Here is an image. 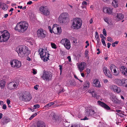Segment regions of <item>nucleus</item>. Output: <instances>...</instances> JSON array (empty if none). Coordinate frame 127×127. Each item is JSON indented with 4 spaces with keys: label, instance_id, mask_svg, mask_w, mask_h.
<instances>
[{
    "label": "nucleus",
    "instance_id": "5fc2aeb1",
    "mask_svg": "<svg viewBox=\"0 0 127 127\" xmlns=\"http://www.w3.org/2000/svg\"><path fill=\"white\" fill-rule=\"evenodd\" d=\"M89 119L87 117L85 116L84 118L83 119H81V120H88Z\"/></svg>",
    "mask_w": 127,
    "mask_h": 127
},
{
    "label": "nucleus",
    "instance_id": "9b49d317",
    "mask_svg": "<svg viewBox=\"0 0 127 127\" xmlns=\"http://www.w3.org/2000/svg\"><path fill=\"white\" fill-rule=\"evenodd\" d=\"M110 68L111 72L114 75L116 76L119 75L120 72L119 69L115 65L111 64L110 66Z\"/></svg>",
    "mask_w": 127,
    "mask_h": 127
},
{
    "label": "nucleus",
    "instance_id": "58836bf2",
    "mask_svg": "<svg viewBox=\"0 0 127 127\" xmlns=\"http://www.w3.org/2000/svg\"><path fill=\"white\" fill-rule=\"evenodd\" d=\"M51 46L54 49H56L57 48L56 45L54 43H51Z\"/></svg>",
    "mask_w": 127,
    "mask_h": 127
},
{
    "label": "nucleus",
    "instance_id": "a18cd8bd",
    "mask_svg": "<svg viewBox=\"0 0 127 127\" xmlns=\"http://www.w3.org/2000/svg\"><path fill=\"white\" fill-rule=\"evenodd\" d=\"M37 115V114L36 113H35L34 114L32 115L30 118L29 119L30 120H32L33 118H34L35 116H36Z\"/></svg>",
    "mask_w": 127,
    "mask_h": 127
},
{
    "label": "nucleus",
    "instance_id": "473e14b6",
    "mask_svg": "<svg viewBox=\"0 0 127 127\" xmlns=\"http://www.w3.org/2000/svg\"><path fill=\"white\" fill-rule=\"evenodd\" d=\"M117 86L114 84L111 85L109 86V88L112 91L114 92L115 88H116Z\"/></svg>",
    "mask_w": 127,
    "mask_h": 127
},
{
    "label": "nucleus",
    "instance_id": "412c9836",
    "mask_svg": "<svg viewBox=\"0 0 127 127\" xmlns=\"http://www.w3.org/2000/svg\"><path fill=\"white\" fill-rule=\"evenodd\" d=\"M115 19L117 21L123 20L124 17V15L121 13H118L114 15Z\"/></svg>",
    "mask_w": 127,
    "mask_h": 127
},
{
    "label": "nucleus",
    "instance_id": "3c124183",
    "mask_svg": "<svg viewBox=\"0 0 127 127\" xmlns=\"http://www.w3.org/2000/svg\"><path fill=\"white\" fill-rule=\"evenodd\" d=\"M59 66L60 67V74H61L62 73V66L61 65H59Z\"/></svg>",
    "mask_w": 127,
    "mask_h": 127
},
{
    "label": "nucleus",
    "instance_id": "f257e3e1",
    "mask_svg": "<svg viewBox=\"0 0 127 127\" xmlns=\"http://www.w3.org/2000/svg\"><path fill=\"white\" fill-rule=\"evenodd\" d=\"M19 56L23 57L28 55L30 53V51L28 47L25 45H21L17 47L16 49Z\"/></svg>",
    "mask_w": 127,
    "mask_h": 127
},
{
    "label": "nucleus",
    "instance_id": "c03bdc74",
    "mask_svg": "<svg viewBox=\"0 0 127 127\" xmlns=\"http://www.w3.org/2000/svg\"><path fill=\"white\" fill-rule=\"evenodd\" d=\"M107 40L111 42H112L113 41L112 38L110 37H108Z\"/></svg>",
    "mask_w": 127,
    "mask_h": 127
},
{
    "label": "nucleus",
    "instance_id": "2f4dec72",
    "mask_svg": "<svg viewBox=\"0 0 127 127\" xmlns=\"http://www.w3.org/2000/svg\"><path fill=\"white\" fill-rule=\"evenodd\" d=\"M122 86L127 87V79H123Z\"/></svg>",
    "mask_w": 127,
    "mask_h": 127
},
{
    "label": "nucleus",
    "instance_id": "052dcab7",
    "mask_svg": "<svg viewBox=\"0 0 127 127\" xmlns=\"http://www.w3.org/2000/svg\"><path fill=\"white\" fill-rule=\"evenodd\" d=\"M6 102L8 105H9L10 103V101L9 100L7 99Z\"/></svg>",
    "mask_w": 127,
    "mask_h": 127
},
{
    "label": "nucleus",
    "instance_id": "c85d7f7f",
    "mask_svg": "<svg viewBox=\"0 0 127 127\" xmlns=\"http://www.w3.org/2000/svg\"><path fill=\"white\" fill-rule=\"evenodd\" d=\"M26 41L27 42L30 43L31 45H32L34 43V40L33 39L30 37H28L27 38Z\"/></svg>",
    "mask_w": 127,
    "mask_h": 127
},
{
    "label": "nucleus",
    "instance_id": "a19ab883",
    "mask_svg": "<svg viewBox=\"0 0 127 127\" xmlns=\"http://www.w3.org/2000/svg\"><path fill=\"white\" fill-rule=\"evenodd\" d=\"M40 107L39 105L38 104L35 105L33 106V109H35L39 108Z\"/></svg>",
    "mask_w": 127,
    "mask_h": 127
},
{
    "label": "nucleus",
    "instance_id": "4468645a",
    "mask_svg": "<svg viewBox=\"0 0 127 127\" xmlns=\"http://www.w3.org/2000/svg\"><path fill=\"white\" fill-rule=\"evenodd\" d=\"M52 77L51 74L47 72H44L41 77L43 80L48 81L51 80Z\"/></svg>",
    "mask_w": 127,
    "mask_h": 127
},
{
    "label": "nucleus",
    "instance_id": "f8f14e48",
    "mask_svg": "<svg viewBox=\"0 0 127 127\" xmlns=\"http://www.w3.org/2000/svg\"><path fill=\"white\" fill-rule=\"evenodd\" d=\"M61 43L63 45L65 48L67 50H69L71 48V44L69 40L66 38L62 39Z\"/></svg>",
    "mask_w": 127,
    "mask_h": 127
},
{
    "label": "nucleus",
    "instance_id": "1a4fd4ad",
    "mask_svg": "<svg viewBox=\"0 0 127 127\" xmlns=\"http://www.w3.org/2000/svg\"><path fill=\"white\" fill-rule=\"evenodd\" d=\"M36 33L37 37L41 39H44L46 37L47 34V32L41 28L38 29L36 31Z\"/></svg>",
    "mask_w": 127,
    "mask_h": 127
},
{
    "label": "nucleus",
    "instance_id": "7c9ffc66",
    "mask_svg": "<svg viewBox=\"0 0 127 127\" xmlns=\"http://www.w3.org/2000/svg\"><path fill=\"white\" fill-rule=\"evenodd\" d=\"M1 6L2 9L5 11L8 8L7 5L5 3L1 4Z\"/></svg>",
    "mask_w": 127,
    "mask_h": 127
},
{
    "label": "nucleus",
    "instance_id": "bf43d9fd",
    "mask_svg": "<svg viewBox=\"0 0 127 127\" xmlns=\"http://www.w3.org/2000/svg\"><path fill=\"white\" fill-rule=\"evenodd\" d=\"M67 58L68 59V60L70 62H71V58L70 56H68Z\"/></svg>",
    "mask_w": 127,
    "mask_h": 127
},
{
    "label": "nucleus",
    "instance_id": "8fccbe9b",
    "mask_svg": "<svg viewBox=\"0 0 127 127\" xmlns=\"http://www.w3.org/2000/svg\"><path fill=\"white\" fill-rule=\"evenodd\" d=\"M101 41L103 45L105 46H106V45L104 40L103 38H102L101 40Z\"/></svg>",
    "mask_w": 127,
    "mask_h": 127
},
{
    "label": "nucleus",
    "instance_id": "49530a36",
    "mask_svg": "<svg viewBox=\"0 0 127 127\" xmlns=\"http://www.w3.org/2000/svg\"><path fill=\"white\" fill-rule=\"evenodd\" d=\"M103 33L105 36H106L107 35L105 29H104L103 30Z\"/></svg>",
    "mask_w": 127,
    "mask_h": 127
},
{
    "label": "nucleus",
    "instance_id": "ddd939ff",
    "mask_svg": "<svg viewBox=\"0 0 127 127\" xmlns=\"http://www.w3.org/2000/svg\"><path fill=\"white\" fill-rule=\"evenodd\" d=\"M40 13L45 16H48L50 14V12L47 7L45 6H41L39 8Z\"/></svg>",
    "mask_w": 127,
    "mask_h": 127
},
{
    "label": "nucleus",
    "instance_id": "de8ad7c7",
    "mask_svg": "<svg viewBox=\"0 0 127 127\" xmlns=\"http://www.w3.org/2000/svg\"><path fill=\"white\" fill-rule=\"evenodd\" d=\"M68 127H80V126L78 125H72L70 127L69 126Z\"/></svg>",
    "mask_w": 127,
    "mask_h": 127
},
{
    "label": "nucleus",
    "instance_id": "37998d69",
    "mask_svg": "<svg viewBox=\"0 0 127 127\" xmlns=\"http://www.w3.org/2000/svg\"><path fill=\"white\" fill-rule=\"evenodd\" d=\"M98 127H107V126L105 124H99Z\"/></svg>",
    "mask_w": 127,
    "mask_h": 127
},
{
    "label": "nucleus",
    "instance_id": "f03ea898",
    "mask_svg": "<svg viewBox=\"0 0 127 127\" xmlns=\"http://www.w3.org/2000/svg\"><path fill=\"white\" fill-rule=\"evenodd\" d=\"M38 52L39 55L40 56L41 59L44 62H47L49 60V54L47 50V48L44 47L43 48H40L38 50Z\"/></svg>",
    "mask_w": 127,
    "mask_h": 127
},
{
    "label": "nucleus",
    "instance_id": "5701e85b",
    "mask_svg": "<svg viewBox=\"0 0 127 127\" xmlns=\"http://www.w3.org/2000/svg\"><path fill=\"white\" fill-rule=\"evenodd\" d=\"M97 103L99 105L104 108L106 109L109 110L110 109V107L108 105L100 101H97Z\"/></svg>",
    "mask_w": 127,
    "mask_h": 127
},
{
    "label": "nucleus",
    "instance_id": "603ef678",
    "mask_svg": "<svg viewBox=\"0 0 127 127\" xmlns=\"http://www.w3.org/2000/svg\"><path fill=\"white\" fill-rule=\"evenodd\" d=\"M95 92V91L94 90H89L88 91V92L89 93H91L92 94V95L93 94V93H94Z\"/></svg>",
    "mask_w": 127,
    "mask_h": 127
},
{
    "label": "nucleus",
    "instance_id": "39448f33",
    "mask_svg": "<svg viewBox=\"0 0 127 127\" xmlns=\"http://www.w3.org/2000/svg\"><path fill=\"white\" fill-rule=\"evenodd\" d=\"M82 25V21L80 18H76L73 19L72 26L73 29L77 30L80 29Z\"/></svg>",
    "mask_w": 127,
    "mask_h": 127
},
{
    "label": "nucleus",
    "instance_id": "72a5a7b5",
    "mask_svg": "<svg viewBox=\"0 0 127 127\" xmlns=\"http://www.w3.org/2000/svg\"><path fill=\"white\" fill-rule=\"evenodd\" d=\"M54 104V103L53 102H51L49 103L45 106L43 108L44 109H47L49 107L51 106L52 105Z\"/></svg>",
    "mask_w": 127,
    "mask_h": 127
},
{
    "label": "nucleus",
    "instance_id": "dca6fc26",
    "mask_svg": "<svg viewBox=\"0 0 127 127\" xmlns=\"http://www.w3.org/2000/svg\"><path fill=\"white\" fill-rule=\"evenodd\" d=\"M18 83L16 82H10L8 84L7 88L11 90H15L18 87Z\"/></svg>",
    "mask_w": 127,
    "mask_h": 127
},
{
    "label": "nucleus",
    "instance_id": "20e7f679",
    "mask_svg": "<svg viewBox=\"0 0 127 127\" xmlns=\"http://www.w3.org/2000/svg\"><path fill=\"white\" fill-rule=\"evenodd\" d=\"M86 111L87 112V113L89 114V116H92L95 117H99L97 113V109L95 107L91 106L89 107L86 109Z\"/></svg>",
    "mask_w": 127,
    "mask_h": 127
},
{
    "label": "nucleus",
    "instance_id": "f704fd0d",
    "mask_svg": "<svg viewBox=\"0 0 127 127\" xmlns=\"http://www.w3.org/2000/svg\"><path fill=\"white\" fill-rule=\"evenodd\" d=\"M5 85V82L4 81H0V87L1 89L3 88Z\"/></svg>",
    "mask_w": 127,
    "mask_h": 127
},
{
    "label": "nucleus",
    "instance_id": "393cba45",
    "mask_svg": "<svg viewBox=\"0 0 127 127\" xmlns=\"http://www.w3.org/2000/svg\"><path fill=\"white\" fill-rule=\"evenodd\" d=\"M51 116H52V119H53L55 120L57 122H59L60 121V118L57 115H56L54 112H51Z\"/></svg>",
    "mask_w": 127,
    "mask_h": 127
},
{
    "label": "nucleus",
    "instance_id": "13d9d810",
    "mask_svg": "<svg viewBox=\"0 0 127 127\" xmlns=\"http://www.w3.org/2000/svg\"><path fill=\"white\" fill-rule=\"evenodd\" d=\"M38 85H36L34 87V88L36 90H37L38 89Z\"/></svg>",
    "mask_w": 127,
    "mask_h": 127
},
{
    "label": "nucleus",
    "instance_id": "cd10ccee",
    "mask_svg": "<svg viewBox=\"0 0 127 127\" xmlns=\"http://www.w3.org/2000/svg\"><path fill=\"white\" fill-rule=\"evenodd\" d=\"M10 120L9 118L6 117L2 120V122L4 124H6L10 121Z\"/></svg>",
    "mask_w": 127,
    "mask_h": 127
},
{
    "label": "nucleus",
    "instance_id": "6ab92c4d",
    "mask_svg": "<svg viewBox=\"0 0 127 127\" xmlns=\"http://www.w3.org/2000/svg\"><path fill=\"white\" fill-rule=\"evenodd\" d=\"M103 70L104 74L106 76H107L109 78H112V74L106 67L105 66L103 68Z\"/></svg>",
    "mask_w": 127,
    "mask_h": 127
},
{
    "label": "nucleus",
    "instance_id": "c9c22d12",
    "mask_svg": "<svg viewBox=\"0 0 127 127\" xmlns=\"http://www.w3.org/2000/svg\"><path fill=\"white\" fill-rule=\"evenodd\" d=\"M121 91L120 88L117 86L116 88H115L114 92L117 93H119L121 92Z\"/></svg>",
    "mask_w": 127,
    "mask_h": 127
},
{
    "label": "nucleus",
    "instance_id": "e433bc0d",
    "mask_svg": "<svg viewBox=\"0 0 127 127\" xmlns=\"http://www.w3.org/2000/svg\"><path fill=\"white\" fill-rule=\"evenodd\" d=\"M45 124L43 122H40L37 125V127H45Z\"/></svg>",
    "mask_w": 127,
    "mask_h": 127
},
{
    "label": "nucleus",
    "instance_id": "0e129e2a",
    "mask_svg": "<svg viewBox=\"0 0 127 127\" xmlns=\"http://www.w3.org/2000/svg\"><path fill=\"white\" fill-rule=\"evenodd\" d=\"M107 47L108 48H109L111 45V44L110 43L108 42L107 43Z\"/></svg>",
    "mask_w": 127,
    "mask_h": 127
},
{
    "label": "nucleus",
    "instance_id": "4c0bfd02",
    "mask_svg": "<svg viewBox=\"0 0 127 127\" xmlns=\"http://www.w3.org/2000/svg\"><path fill=\"white\" fill-rule=\"evenodd\" d=\"M96 35H95V38L96 39V40L97 41V43H98L100 41V39L99 36L97 32H96Z\"/></svg>",
    "mask_w": 127,
    "mask_h": 127
},
{
    "label": "nucleus",
    "instance_id": "bb28decb",
    "mask_svg": "<svg viewBox=\"0 0 127 127\" xmlns=\"http://www.w3.org/2000/svg\"><path fill=\"white\" fill-rule=\"evenodd\" d=\"M111 5L115 8L118 7V0H112Z\"/></svg>",
    "mask_w": 127,
    "mask_h": 127
},
{
    "label": "nucleus",
    "instance_id": "0eeeda50",
    "mask_svg": "<svg viewBox=\"0 0 127 127\" xmlns=\"http://www.w3.org/2000/svg\"><path fill=\"white\" fill-rule=\"evenodd\" d=\"M10 36V34L6 30L0 32V42H3L7 41L9 38Z\"/></svg>",
    "mask_w": 127,
    "mask_h": 127
},
{
    "label": "nucleus",
    "instance_id": "774afa93",
    "mask_svg": "<svg viewBox=\"0 0 127 127\" xmlns=\"http://www.w3.org/2000/svg\"><path fill=\"white\" fill-rule=\"evenodd\" d=\"M33 73L34 74H35L36 73V71L34 69L33 70Z\"/></svg>",
    "mask_w": 127,
    "mask_h": 127
},
{
    "label": "nucleus",
    "instance_id": "6e6552de",
    "mask_svg": "<svg viewBox=\"0 0 127 127\" xmlns=\"http://www.w3.org/2000/svg\"><path fill=\"white\" fill-rule=\"evenodd\" d=\"M69 16L67 13H62L58 18L59 22L61 23H65L69 21Z\"/></svg>",
    "mask_w": 127,
    "mask_h": 127
},
{
    "label": "nucleus",
    "instance_id": "09e8293b",
    "mask_svg": "<svg viewBox=\"0 0 127 127\" xmlns=\"http://www.w3.org/2000/svg\"><path fill=\"white\" fill-rule=\"evenodd\" d=\"M118 43V41H116L114 42L112 44V46L113 47H115V45L117 44Z\"/></svg>",
    "mask_w": 127,
    "mask_h": 127
},
{
    "label": "nucleus",
    "instance_id": "9d476101",
    "mask_svg": "<svg viewBox=\"0 0 127 127\" xmlns=\"http://www.w3.org/2000/svg\"><path fill=\"white\" fill-rule=\"evenodd\" d=\"M20 98L25 101H30L31 98V96L30 93L25 92L20 94Z\"/></svg>",
    "mask_w": 127,
    "mask_h": 127
},
{
    "label": "nucleus",
    "instance_id": "2eb2a0df",
    "mask_svg": "<svg viewBox=\"0 0 127 127\" xmlns=\"http://www.w3.org/2000/svg\"><path fill=\"white\" fill-rule=\"evenodd\" d=\"M11 64L13 67L18 68L21 67V63L20 61L14 59L11 62Z\"/></svg>",
    "mask_w": 127,
    "mask_h": 127
},
{
    "label": "nucleus",
    "instance_id": "7ed1b4c3",
    "mask_svg": "<svg viewBox=\"0 0 127 127\" xmlns=\"http://www.w3.org/2000/svg\"><path fill=\"white\" fill-rule=\"evenodd\" d=\"M28 27V24L27 22L21 21L17 23L15 28L18 32H23L27 30Z\"/></svg>",
    "mask_w": 127,
    "mask_h": 127
},
{
    "label": "nucleus",
    "instance_id": "f3484780",
    "mask_svg": "<svg viewBox=\"0 0 127 127\" xmlns=\"http://www.w3.org/2000/svg\"><path fill=\"white\" fill-rule=\"evenodd\" d=\"M113 8L109 7H103L102 11L105 13H107L109 15H112L113 14Z\"/></svg>",
    "mask_w": 127,
    "mask_h": 127
},
{
    "label": "nucleus",
    "instance_id": "ea45409f",
    "mask_svg": "<svg viewBox=\"0 0 127 127\" xmlns=\"http://www.w3.org/2000/svg\"><path fill=\"white\" fill-rule=\"evenodd\" d=\"M92 96L96 98H97L99 97L98 95L97 94V93H94L92 95Z\"/></svg>",
    "mask_w": 127,
    "mask_h": 127
},
{
    "label": "nucleus",
    "instance_id": "680f3d73",
    "mask_svg": "<svg viewBox=\"0 0 127 127\" xmlns=\"http://www.w3.org/2000/svg\"><path fill=\"white\" fill-rule=\"evenodd\" d=\"M88 50H86L85 51V55L86 56H87L88 55Z\"/></svg>",
    "mask_w": 127,
    "mask_h": 127
},
{
    "label": "nucleus",
    "instance_id": "c756f323",
    "mask_svg": "<svg viewBox=\"0 0 127 127\" xmlns=\"http://www.w3.org/2000/svg\"><path fill=\"white\" fill-rule=\"evenodd\" d=\"M90 83L88 81H87L85 82L84 88L85 89H88L90 87Z\"/></svg>",
    "mask_w": 127,
    "mask_h": 127
},
{
    "label": "nucleus",
    "instance_id": "6e6d98bb",
    "mask_svg": "<svg viewBox=\"0 0 127 127\" xmlns=\"http://www.w3.org/2000/svg\"><path fill=\"white\" fill-rule=\"evenodd\" d=\"M6 106L5 104H4L3 105L2 108L4 110L5 109H6Z\"/></svg>",
    "mask_w": 127,
    "mask_h": 127
},
{
    "label": "nucleus",
    "instance_id": "b1692460",
    "mask_svg": "<svg viewBox=\"0 0 127 127\" xmlns=\"http://www.w3.org/2000/svg\"><path fill=\"white\" fill-rule=\"evenodd\" d=\"M119 69L122 74L127 77V69L126 67L124 66H122L120 67Z\"/></svg>",
    "mask_w": 127,
    "mask_h": 127
},
{
    "label": "nucleus",
    "instance_id": "4d7b16f0",
    "mask_svg": "<svg viewBox=\"0 0 127 127\" xmlns=\"http://www.w3.org/2000/svg\"><path fill=\"white\" fill-rule=\"evenodd\" d=\"M103 81L104 83L105 84L107 83L108 82V80L107 79H104Z\"/></svg>",
    "mask_w": 127,
    "mask_h": 127
},
{
    "label": "nucleus",
    "instance_id": "423d86ee",
    "mask_svg": "<svg viewBox=\"0 0 127 127\" xmlns=\"http://www.w3.org/2000/svg\"><path fill=\"white\" fill-rule=\"evenodd\" d=\"M48 28L51 33L53 32L56 34H60L62 32L61 27H59L58 25L56 24L53 25L52 29L50 26H48Z\"/></svg>",
    "mask_w": 127,
    "mask_h": 127
},
{
    "label": "nucleus",
    "instance_id": "69168bd1",
    "mask_svg": "<svg viewBox=\"0 0 127 127\" xmlns=\"http://www.w3.org/2000/svg\"><path fill=\"white\" fill-rule=\"evenodd\" d=\"M93 22V20L92 18H91L90 20L89 21V23L90 24H92Z\"/></svg>",
    "mask_w": 127,
    "mask_h": 127
},
{
    "label": "nucleus",
    "instance_id": "aec40b11",
    "mask_svg": "<svg viewBox=\"0 0 127 127\" xmlns=\"http://www.w3.org/2000/svg\"><path fill=\"white\" fill-rule=\"evenodd\" d=\"M110 99L115 104H119L121 103V101L120 100L118 99L115 95H113L111 96Z\"/></svg>",
    "mask_w": 127,
    "mask_h": 127
},
{
    "label": "nucleus",
    "instance_id": "a878e982",
    "mask_svg": "<svg viewBox=\"0 0 127 127\" xmlns=\"http://www.w3.org/2000/svg\"><path fill=\"white\" fill-rule=\"evenodd\" d=\"M114 83L117 85L120 86H122L123 79H120L118 78L115 79L114 80Z\"/></svg>",
    "mask_w": 127,
    "mask_h": 127
},
{
    "label": "nucleus",
    "instance_id": "e2e57ef3",
    "mask_svg": "<svg viewBox=\"0 0 127 127\" xmlns=\"http://www.w3.org/2000/svg\"><path fill=\"white\" fill-rule=\"evenodd\" d=\"M76 116L78 118H80L81 117V115L79 113Z\"/></svg>",
    "mask_w": 127,
    "mask_h": 127
},
{
    "label": "nucleus",
    "instance_id": "79ce46f5",
    "mask_svg": "<svg viewBox=\"0 0 127 127\" xmlns=\"http://www.w3.org/2000/svg\"><path fill=\"white\" fill-rule=\"evenodd\" d=\"M103 20L104 21L108 24H109L108 20H109V18L107 17H105L103 18Z\"/></svg>",
    "mask_w": 127,
    "mask_h": 127
},
{
    "label": "nucleus",
    "instance_id": "a211bd4d",
    "mask_svg": "<svg viewBox=\"0 0 127 127\" xmlns=\"http://www.w3.org/2000/svg\"><path fill=\"white\" fill-rule=\"evenodd\" d=\"M86 66V63L84 62L81 63L77 65L78 69L80 72H82Z\"/></svg>",
    "mask_w": 127,
    "mask_h": 127
},
{
    "label": "nucleus",
    "instance_id": "864d4df0",
    "mask_svg": "<svg viewBox=\"0 0 127 127\" xmlns=\"http://www.w3.org/2000/svg\"><path fill=\"white\" fill-rule=\"evenodd\" d=\"M82 4L83 5H86L87 4V3L86 1H84L82 2Z\"/></svg>",
    "mask_w": 127,
    "mask_h": 127
},
{
    "label": "nucleus",
    "instance_id": "338daca9",
    "mask_svg": "<svg viewBox=\"0 0 127 127\" xmlns=\"http://www.w3.org/2000/svg\"><path fill=\"white\" fill-rule=\"evenodd\" d=\"M32 2L31 1H29L27 2V4H28L30 5L32 3Z\"/></svg>",
    "mask_w": 127,
    "mask_h": 127
},
{
    "label": "nucleus",
    "instance_id": "4be33fe9",
    "mask_svg": "<svg viewBox=\"0 0 127 127\" xmlns=\"http://www.w3.org/2000/svg\"><path fill=\"white\" fill-rule=\"evenodd\" d=\"M92 81L93 84L94 86L98 88H100L101 87L100 82L98 79L93 80Z\"/></svg>",
    "mask_w": 127,
    "mask_h": 127
}]
</instances>
